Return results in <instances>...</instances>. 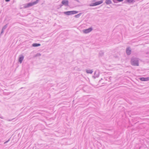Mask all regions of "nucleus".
<instances>
[{"label":"nucleus","mask_w":149,"mask_h":149,"mask_svg":"<svg viewBox=\"0 0 149 149\" xmlns=\"http://www.w3.org/2000/svg\"><path fill=\"white\" fill-rule=\"evenodd\" d=\"M80 14H81V13L79 14H78V15H76L75 16V17H79V15H80Z\"/></svg>","instance_id":"nucleus-14"},{"label":"nucleus","mask_w":149,"mask_h":149,"mask_svg":"<svg viewBox=\"0 0 149 149\" xmlns=\"http://www.w3.org/2000/svg\"><path fill=\"white\" fill-rule=\"evenodd\" d=\"M132 64L134 66H138L139 65L138 62L137 61H135L134 59H132Z\"/></svg>","instance_id":"nucleus-5"},{"label":"nucleus","mask_w":149,"mask_h":149,"mask_svg":"<svg viewBox=\"0 0 149 149\" xmlns=\"http://www.w3.org/2000/svg\"><path fill=\"white\" fill-rule=\"evenodd\" d=\"M40 44L38 43H34L32 45L34 47L39 46H40Z\"/></svg>","instance_id":"nucleus-10"},{"label":"nucleus","mask_w":149,"mask_h":149,"mask_svg":"<svg viewBox=\"0 0 149 149\" xmlns=\"http://www.w3.org/2000/svg\"><path fill=\"white\" fill-rule=\"evenodd\" d=\"M86 71L88 73L91 74L93 72V71L92 70H87Z\"/></svg>","instance_id":"nucleus-12"},{"label":"nucleus","mask_w":149,"mask_h":149,"mask_svg":"<svg viewBox=\"0 0 149 149\" xmlns=\"http://www.w3.org/2000/svg\"><path fill=\"white\" fill-rule=\"evenodd\" d=\"M24 59V57L23 56H22L21 57H20L19 59V61L21 63L23 60Z\"/></svg>","instance_id":"nucleus-11"},{"label":"nucleus","mask_w":149,"mask_h":149,"mask_svg":"<svg viewBox=\"0 0 149 149\" xmlns=\"http://www.w3.org/2000/svg\"><path fill=\"white\" fill-rule=\"evenodd\" d=\"M140 79L142 81H147L149 80V77L146 78L141 77L140 78Z\"/></svg>","instance_id":"nucleus-6"},{"label":"nucleus","mask_w":149,"mask_h":149,"mask_svg":"<svg viewBox=\"0 0 149 149\" xmlns=\"http://www.w3.org/2000/svg\"><path fill=\"white\" fill-rule=\"evenodd\" d=\"M10 1V0H5V1L6 2H8Z\"/></svg>","instance_id":"nucleus-16"},{"label":"nucleus","mask_w":149,"mask_h":149,"mask_svg":"<svg viewBox=\"0 0 149 149\" xmlns=\"http://www.w3.org/2000/svg\"><path fill=\"white\" fill-rule=\"evenodd\" d=\"M106 3L107 4H110L111 2V0H106L105 1Z\"/></svg>","instance_id":"nucleus-9"},{"label":"nucleus","mask_w":149,"mask_h":149,"mask_svg":"<svg viewBox=\"0 0 149 149\" xmlns=\"http://www.w3.org/2000/svg\"><path fill=\"white\" fill-rule=\"evenodd\" d=\"M134 0H127V1L129 3L132 2Z\"/></svg>","instance_id":"nucleus-13"},{"label":"nucleus","mask_w":149,"mask_h":149,"mask_svg":"<svg viewBox=\"0 0 149 149\" xmlns=\"http://www.w3.org/2000/svg\"><path fill=\"white\" fill-rule=\"evenodd\" d=\"M117 1H118L119 2H121L122 1H123V0H117Z\"/></svg>","instance_id":"nucleus-15"},{"label":"nucleus","mask_w":149,"mask_h":149,"mask_svg":"<svg viewBox=\"0 0 149 149\" xmlns=\"http://www.w3.org/2000/svg\"><path fill=\"white\" fill-rule=\"evenodd\" d=\"M78 13V12L76 11H71L65 12L64 13L67 15H71L77 14Z\"/></svg>","instance_id":"nucleus-1"},{"label":"nucleus","mask_w":149,"mask_h":149,"mask_svg":"<svg viewBox=\"0 0 149 149\" xmlns=\"http://www.w3.org/2000/svg\"><path fill=\"white\" fill-rule=\"evenodd\" d=\"M103 3L102 1H100L97 2H96L95 3H93L90 6H97L98 5H99Z\"/></svg>","instance_id":"nucleus-2"},{"label":"nucleus","mask_w":149,"mask_h":149,"mask_svg":"<svg viewBox=\"0 0 149 149\" xmlns=\"http://www.w3.org/2000/svg\"><path fill=\"white\" fill-rule=\"evenodd\" d=\"M92 29L91 28H90L88 29H86L84 30L83 31V32L84 33H87L90 32L91 31H92Z\"/></svg>","instance_id":"nucleus-4"},{"label":"nucleus","mask_w":149,"mask_h":149,"mask_svg":"<svg viewBox=\"0 0 149 149\" xmlns=\"http://www.w3.org/2000/svg\"><path fill=\"white\" fill-rule=\"evenodd\" d=\"M126 52L127 54L129 55L131 52V50L129 48H127V49Z\"/></svg>","instance_id":"nucleus-8"},{"label":"nucleus","mask_w":149,"mask_h":149,"mask_svg":"<svg viewBox=\"0 0 149 149\" xmlns=\"http://www.w3.org/2000/svg\"><path fill=\"white\" fill-rule=\"evenodd\" d=\"M62 3L63 5H68V1L67 0H63L62 1Z\"/></svg>","instance_id":"nucleus-7"},{"label":"nucleus","mask_w":149,"mask_h":149,"mask_svg":"<svg viewBox=\"0 0 149 149\" xmlns=\"http://www.w3.org/2000/svg\"><path fill=\"white\" fill-rule=\"evenodd\" d=\"M38 1H35V2H32V3H28L27 4L26 7H29L30 6H32L36 4V3H38Z\"/></svg>","instance_id":"nucleus-3"}]
</instances>
